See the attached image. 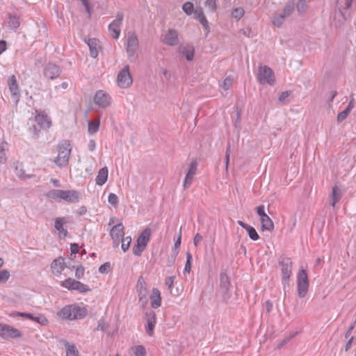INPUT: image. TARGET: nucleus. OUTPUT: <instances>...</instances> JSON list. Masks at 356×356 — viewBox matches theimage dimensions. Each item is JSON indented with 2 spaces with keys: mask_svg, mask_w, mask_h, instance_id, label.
Masks as SVG:
<instances>
[{
  "mask_svg": "<svg viewBox=\"0 0 356 356\" xmlns=\"http://www.w3.org/2000/svg\"><path fill=\"white\" fill-rule=\"evenodd\" d=\"M46 197L57 202L63 200L67 203H76L79 202L81 194L74 190L52 189L47 193Z\"/></svg>",
  "mask_w": 356,
  "mask_h": 356,
  "instance_id": "f257e3e1",
  "label": "nucleus"
},
{
  "mask_svg": "<svg viewBox=\"0 0 356 356\" xmlns=\"http://www.w3.org/2000/svg\"><path fill=\"white\" fill-rule=\"evenodd\" d=\"M57 314L62 319L72 321L85 317L87 310L76 305H70L61 309Z\"/></svg>",
  "mask_w": 356,
  "mask_h": 356,
  "instance_id": "f03ea898",
  "label": "nucleus"
},
{
  "mask_svg": "<svg viewBox=\"0 0 356 356\" xmlns=\"http://www.w3.org/2000/svg\"><path fill=\"white\" fill-rule=\"evenodd\" d=\"M72 147L68 140H63L58 145V156L54 159L56 165L60 168L67 166L71 154Z\"/></svg>",
  "mask_w": 356,
  "mask_h": 356,
  "instance_id": "7ed1b4c3",
  "label": "nucleus"
},
{
  "mask_svg": "<svg viewBox=\"0 0 356 356\" xmlns=\"http://www.w3.org/2000/svg\"><path fill=\"white\" fill-rule=\"evenodd\" d=\"M124 46L129 59L131 61H136L138 58L137 51L139 49L138 39L136 33L129 32L127 33Z\"/></svg>",
  "mask_w": 356,
  "mask_h": 356,
  "instance_id": "20e7f679",
  "label": "nucleus"
},
{
  "mask_svg": "<svg viewBox=\"0 0 356 356\" xmlns=\"http://www.w3.org/2000/svg\"><path fill=\"white\" fill-rule=\"evenodd\" d=\"M278 264L282 272V282L285 289L289 285V280L292 275V261L290 258L281 257Z\"/></svg>",
  "mask_w": 356,
  "mask_h": 356,
  "instance_id": "39448f33",
  "label": "nucleus"
},
{
  "mask_svg": "<svg viewBox=\"0 0 356 356\" xmlns=\"http://www.w3.org/2000/svg\"><path fill=\"white\" fill-rule=\"evenodd\" d=\"M151 229L146 228L140 234L136 241V244L134 245L133 252L136 256H140L142 252L145 250L149 239H150Z\"/></svg>",
  "mask_w": 356,
  "mask_h": 356,
  "instance_id": "423d86ee",
  "label": "nucleus"
},
{
  "mask_svg": "<svg viewBox=\"0 0 356 356\" xmlns=\"http://www.w3.org/2000/svg\"><path fill=\"white\" fill-rule=\"evenodd\" d=\"M309 289L308 275L305 270L301 269L297 275V291L300 298H304Z\"/></svg>",
  "mask_w": 356,
  "mask_h": 356,
  "instance_id": "0eeeda50",
  "label": "nucleus"
},
{
  "mask_svg": "<svg viewBox=\"0 0 356 356\" xmlns=\"http://www.w3.org/2000/svg\"><path fill=\"white\" fill-rule=\"evenodd\" d=\"M258 80L261 84L273 85L275 83L273 71L267 66H260L259 67Z\"/></svg>",
  "mask_w": 356,
  "mask_h": 356,
  "instance_id": "6e6552de",
  "label": "nucleus"
},
{
  "mask_svg": "<svg viewBox=\"0 0 356 356\" xmlns=\"http://www.w3.org/2000/svg\"><path fill=\"white\" fill-rule=\"evenodd\" d=\"M61 286L68 290H76L80 293H86L90 291L88 286L72 278H68L63 281Z\"/></svg>",
  "mask_w": 356,
  "mask_h": 356,
  "instance_id": "1a4fd4ad",
  "label": "nucleus"
},
{
  "mask_svg": "<svg viewBox=\"0 0 356 356\" xmlns=\"http://www.w3.org/2000/svg\"><path fill=\"white\" fill-rule=\"evenodd\" d=\"M124 18L122 12H118L116 18L109 24L108 31L114 39H118L120 35V26Z\"/></svg>",
  "mask_w": 356,
  "mask_h": 356,
  "instance_id": "9d476101",
  "label": "nucleus"
},
{
  "mask_svg": "<svg viewBox=\"0 0 356 356\" xmlns=\"http://www.w3.org/2000/svg\"><path fill=\"white\" fill-rule=\"evenodd\" d=\"M21 336V332L8 324L0 323V337L3 339L17 338Z\"/></svg>",
  "mask_w": 356,
  "mask_h": 356,
  "instance_id": "9b49d317",
  "label": "nucleus"
},
{
  "mask_svg": "<svg viewBox=\"0 0 356 356\" xmlns=\"http://www.w3.org/2000/svg\"><path fill=\"white\" fill-rule=\"evenodd\" d=\"M132 83V77L129 65H125L118 75V84L120 88H126Z\"/></svg>",
  "mask_w": 356,
  "mask_h": 356,
  "instance_id": "f8f14e48",
  "label": "nucleus"
},
{
  "mask_svg": "<svg viewBox=\"0 0 356 356\" xmlns=\"http://www.w3.org/2000/svg\"><path fill=\"white\" fill-rule=\"evenodd\" d=\"M68 217H57L54 219V227L60 238H65L67 235L65 225L69 222Z\"/></svg>",
  "mask_w": 356,
  "mask_h": 356,
  "instance_id": "ddd939ff",
  "label": "nucleus"
},
{
  "mask_svg": "<svg viewBox=\"0 0 356 356\" xmlns=\"http://www.w3.org/2000/svg\"><path fill=\"white\" fill-rule=\"evenodd\" d=\"M145 320L146 322L145 330L149 336L152 337L154 334V330L156 324V315L152 311H148L145 313Z\"/></svg>",
  "mask_w": 356,
  "mask_h": 356,
  "instance_id": "4468645a",
  "label": "nucleus"
},
{
  "mask_svg": "<svg viewBox=\"0 0 356 356\" xmlns=\"http://www.w3.org/2000/svg\"><path fill=\"white\" fill-rule=\"evenodd\" d=\"M94 102L102 108H106L111 103V97L105 91L98 90L94 97Z\"/></svg>",
  "mask_w": 356,
  "mask_h": 356,
  "instance_id": "2eb2a0df",
  "label": "nucleus"
},
{
  "mask_svg": "<svg viewBox=\"0 0 356 356\" xmlns=\"http://www.w3.org/2000/svg\"><path fill=\"white\" fill-rule=\"evenodd\" d=\"M124 229L122 223H118L111 228L110 231V236L113 240L115 245H118L120 241L123 238L124 234Z\"/></svg>",
  "mask_w": 356,
  "mask_h": 356,
  "instance_id": "dca6fc26",
  "label": "nucleus"
},
{
  "mask_svg": "<svg viewBox=\"0 0 356 356\" xmlns=\"http://www.w3.org/2000/svg\"><path fill=\"white\" fill-rule=\"evenodd\" d=\"M60 73V70L58 66L53 63H48L44 69V76L53 80L57 78Z\"/></svg>",
  "mask_w": 356,
  "mask_h": 356,
  "instance_id": "f3484780",
  "label": "nucleus"
},
{
  "mask_svg": "<svg viewBox=\"0 0 356 356\" xmlns=\"http://www.w3.org/2000/svg\"><path fill=\"white\" fill-rule=\"evenodd\" d=\"M86 43L88 44L90 49V55L93 58H96L99 54V49L100 48V42L97 38L85 39Z\"/></svg>",
  "mask_w": 356,
  "mask_h": 356,
  "instance_id": "a211bd4d",
  "label": "nucleus"
},
{
  "mask_svg": "<svg viewBox=\"0 0 356 356\" xmlns=\"http://www.w3.org/2000/svg\"><path fill=\"white\" fill-rule=\"evenodd\" d=\"M197 170V162L195 161H193L188 166V170L186 173V177L184 181L183 186L184 187L188 188L191 184L193 177L196 173Z\"/></svg>",
  "mask_w": 356,
  "mask_h": 356,
  "instance_id": "6ab92c4d",
  "label": "nucleus"
},
{
  "mask_svg": "<svg viewBox=\"0 0 356 356\" xmlns=\"http://www.w3.org/2000/svg\"><path fill=\"white\" fill-rule=\"evenodd\" d=\"M8 84L9 86V90L12 97L14 98L15 102H17L19 96V88L15 75H12L9 77Z\"/></svg>",
  "mask_w": 356,
  "mask_h": 356,
  "instance_id": "aec40b11",
  "label": "nucleus"
},
{
  "mask_svg": "<svg viewBox=\"0 0 356 356\" xmlns=\"http://www.w3.org/2000/svg\"><path fill=\"white\" fill-rule=\"evenodd\" d=\"M163 42L169 46H175L178 43V33L175 29H169L164 35Z\"/></svg>",
  "mask_w": 356,
  "mask_h": 356,
  "instance_id": "412c9836",
  "label": "nucleus"
},
{
  "mask_svg": "<svg viewBox=\"0 0 356 356\" xmlns=\"http://www.w3.org/2000/svg\"><path fill=\"white\" fill-rule=\"evenodd\" d=\"M51 268L53 273L56 275H60L65 268L64 259L62 257L55 259L51 264Z\"/></svg>",
  "mask_w": 356,
  "mask_h": 356,
  "instance_id": "4be33fe9",
  "label": "nucleus"
},
{
  "mask_svg": "<svg viewBox=\"0 0 356 356\" xmlns=\"http://www.w3.org/2000/svg\"><path fill=\"white\" fill-rule=\"evenodd\" d=\"M151 307L154 309H157L161 306V297L159 290L156 288H153L152 294L149 297Z\"/></svg>",
  "mask_w": 356,
  "mask_h": 356,
  "instance_id": "5701e85b",
  "label": "nucleus"
},
{
  "mask_svg": "<svg viewBox=\"0 0 356 356\" xmlns=\"http://www.w3.org/2000/svg\"><path fill=\"white\" fill-rule=\"evenodd\" d=\"M194 15L195 18L200 22L204 29L208 33L209 31V24L203 13L202 10L201 8L195 10Z\"/></svg>",
  "mask_w": 356,
  "mask_h": 356,
  "instance_id": "b1692460",
  "label": "nucleus"
},
{
  "mask_svg": "<svg viewBox=\"0 0 356 356\" xmlns=\"http://www.w3.org/2000/svg\"><path fill=\"white\" fill-rule=\"evenodd\" d=\"M36 122L43 129H47L51 127V122L50 118L44 113H39L35 116Z\"/></svg>",
  "mask_w": 356,
  "mask_h": 356,
  "instance_id": "393cba45",
  "label": "nucleus"
},
{
  "mask_svg": "<svg viewBox=\"0 0 356 356\" xmlns=\"http://www.w3.org/2000/svg\"><path fill=\"white\" fill-rule=\"evenodd\" d=\"M354 102H355V99L353 97H351L349 104H348V106L346 107V108L338 114V115H337V122H341L343 121L348 117L349 113L351 112V111L354 108Z\"/></svg>",
  "mask_w": 356,
  "mask_h": 356,
  "instance_id": "a878e982",
  "label": "nucleus"
},
{
  "mask_svg": "<svg viewBox=\"0 0 356 356\" xmlns=\"http://www.w3.org/2000/svg\"><path fill=\"white\" fill-rule=\"evenodd\" d=\"M108 171L106 167L101 168L96 177V184L99 186H102L106 183L108 179Z\"/></svg>",
  "mask_w": 356,
  "mask_h": 356,
  "instance_id": "bb28decb",
  "label": "nucleus"
},
{
  "mask_svg": "<svg viewBox=\"0 0 356 356\" xmlns=\"http://www.w3.org/2000/svg\"><path fill=\"white\" fill-rule=\"evenodd\" d=\"M62 343L65 347L66 356H79V350L74 344H70L67 341L63 339Z\"/></svg>",
  "mask_w": 356,
  "mask_h": 356,
  "instance_id": "cd10ccee",
  "label": "nucleus"
},
{
  "mask_svg": "<svg viewBox=\"0 0 356 356\" xmlns=\"http://www.w3.org/2000/svg\"><path fill=\"white\" fill-rule=\"evenodd\" d=\"M136 291L138 296L147 295V284L143 277H139L138 280Z\"/></svg>",
  "mask_w": 356,
  "mask_h": 356,
  "instance_id": "c85d7f7f",
  "label": "nucleus"
},
{
  "mask_svg": "<svg viewBox=\"0 0 356 356\" xmlns=\"http://www.w3.org/2000/svg\"><path fill=\"white\" fill-rule=\"evenodd\" d=\"M260 221L263 230L272 231L274 229V224L268 215L261 218Z\"/></svg>",
  "mask_w": 356,
  "mask_h": 356,
  "instance_id": "c756f323",
  "label": "nucleus"
},
{
  "mask_svg": "<svg viewBox=\"0 0 356 356\" xmlns=\"http://www.w3.org/2000/svg\"><path fill=\"white\" fill-rule=\"evenodd\" d=\"M330 197L332 200L331 205L332 207H334L335 204L340 200L341 197V191L340 188L336 186H334L332 188V191L330 195Z\"/></svg>",
  "mask_w": 356,
  "mask_h": 356,
  "instance_id": "7c9ffc66",
  "label": "nucleus"
},
{
  "mask_svg": "<svg viewBox=\"0 0 356 356\" xmlns=\"http://www.w3.org/2000/svg\"><path fill=\"white\" fill-rule=\"evenodd\" d=\"M8 26L12 29L17 30L20 26V21L19 17L11 14H8Z\"/></svg>",
  "mask_w": 356,
  "mask_h": 356,
  "instance_id": "2f4dec72",
  "label": "nucleus"
},
{
  "mask_svg": "<svg viewBox=\"0 0 356 356\" xmlns=\"http://www.w3.org/2000/svg\"><path fill=\"white\" fill-rule=\"evenodd\" d=\"M286 17L282 11L277 12L273 18V24L277 27H280Z\"/></svg>",
  "mask_w": 356,
  "mask_h": 356,
  "instance_id": "473e14b6",
  "label": "nucleus"
},
{
  "mask_svg": "<svg viewBox=\"0 0 356 356\" xmlns=\"http://www.w3.org/2000/svg\"><path fill=\"white\" fill-rule=\"evenodd\" d=\"M100 120L99 118L95 119L88 123V133L91 135L96 134L99 128Z\"/></svg>",
  "mask_w": 356,
  "mask_h": 356,
  "instance_id": "72a5a7b5",
  "label": "nucleus"
},
{
  "mask_svg": "<svg viewBox=\"0 0 356 356\" xmlns=\"http://www.w3.org/2000/svg\"><path fill=\"white\" fill-rule=\"evenodd\" d=\"M182 54L187 60L191 61L194 56V48L192 46H186L183 48Z\"/></svg>",
  "mask_w": 356,
  "mask_h": 356,
  "instance_id": "f704fd0d",
  "label": "nucleus"
},
{
  "mask_svg": "<svg viewBox=\"0 0 356 356\" xmlns=\"http://www.w3.org/2000/svg\"><path fill=\"white\" fill-rule=\"evenodd\" d=\"M227 286H230L228 276L226 273L221 272L220 275V287L226 288Z\"/></svg>",
  "mask_w": 356,
  "mask_h": 356,
  "instance_id": "c9c22d12",
  "label": "nucleus"
},
{
  "mask_svg": "<svg viewBox=\"0 0 356 356\" xmlns=\"http://www.w3.org/2000/svg\"><path fill=\"white\" fill-rule=\"evenodd\" d=\"M28 318H29L35 322H37L42 325H45L48 323L47 318L44 316L41 315V314L35 316L31 314V317H29Z\"/></svg>",
  "mask_w": 356,
  "mask_h": 356,
  "instance_id": "e433bc0d",
  "label": "nucleus"
},
{
  "mask_svg": "<svg viewBox=\"0 0 356 356\" xmlns=\"http://www.w3.org/2000/svg\"><path fill=\"white\" fill-rule=\"evenodd\" d=\"M204 5L211 12L216 11L217 8L216 0H204Z\"/></svg>",
  "mask_w": 356,
  "mask_h": 356,
  "instance_id": "4c0bfd02",
  "label": "nucleus"
},
{
  "mask_svg": "<svg viewBox=\"0 0 356 356\" xmlns=\"http://www.w3.org/2000/svg\"><path fill=\"white\" fill-rule=\"evenodd\" d=\"M294 2L293 1H290V2H288L285 6H284V8L283 10V13H284V15L286 16V17H289L290 16L292 13L293 12V10H294Z\"/></svg>",
  "mask_w": 356,
  "mask_h": 356,
  "instance_id": "58836bf2",
  "label": "nucleus"
},
{
  "mask_svg": "<svg viewBox=\"0 0 356 356\" xmlns=\"http://www.w3.org/2000/svg\"><path fill=\"white\" fill-rule=\"evenodd\" d=\"M246 231L249 235V237L252 240L257 241L259 239V234H257V231L255 230V229L253 227L250 225L249 227H248Z\"/></svg>",
  "mask_w": 356,
  "mask_h": 356,
  "instance_id": "ea45409f",
  "label": "nucleus"
},
{
  "mask_svg": "<svg viewBox=\"0 0 356 356\" xmlns=\"http://www.w3.org/2000/svg\"><path fill=\"white\" fill-rule=\"evenodd\" d=\"M122 245H121V248H122V250H123V252H126L129 246H130V244L131 243V236H127V237H123L122 238Z\"/></svg>",
  "mask_w": 356,
  "mask_h": 356,
  "instance_id": "a19ab883",
  "label": "nucleus"
},
{
  "mask_svg": "<svg viewBox=\"0 0 356 356\" xmlns=\"http://www.w3.org/2000/svg\"><path fill=\"white\" fill-rule=\"evenodd\" d=\"M220 293L222 295L223 300L225 301H227L231 297L229 286H227L226 288L220 287Z\"/></svg>",
  "mask_w": 356,
  "mask_h": 356,
  "instance_id": "79ce46f5",
  "label": "nucleus"
},
{
  "mask_svg": "<svg viewBox=\"0 0 356 356\" xmlns=\"http://www.w3.org/2000/svg\"><path fill=\"white\" fill-rule=\"evenodd\" d=\"M10 277V272L3 269L0 270V284L6 282Z\"/></svg>",
  "mask_w": 356,
  "mask_h": 356,
  "instance_id": "37998d69",
  "label": "nucleus"
},
{
  "mask_svg": "<svg viewBox=\"0 0 356 356\" xmlns=\"http://www.w3.org/2000/svg\"><path fill=\"white\" fill-rule=\"evenodd\" d=\"M297 10L299 13L302 14L304 13L307 8V4L305 0H300L297 3Z\"/></svg>",
  "mask_w": 356,
  "mask_h": 356,
  "instance_id": "c03bdc74",
  "label": "nucleus"
},
{
  "mask_svg": "<svg viewBox=\"0 0 356 356\" xmlns=\"http://www.w3.org/2000/svg\"><path fill=\"white\" fill-rule=\"evenodd\" d=\"M232 17L236 19H240L244 15V10L239 7L235 8L232 13Z\"/></svg>",
  "mask_w": 356,
  "mask_h": 356,
  "instance_id": "a18cd8bd",
  "label": "nucleus"
},
{
  "mask_svg": "<svg viewBox=\"0 0 356 356\" xmlns=\"http://www.w3.org/2000/svg\"><path fill=\"white\" fill-rule=\"evenodd\" d=\"M193 9H194L193 4L189 1L184 3L182 6V10L187 15L192 14Z\"/></svg>",
  "mask_w": 356,
  "mask_h": 356,
  "instance_id": "49530a36",
  "label": "nucleus"
},
{
  "mask_svg": "<svg viewBox=\"0 0 356 356\" xmlns=\"http://www.w3.org/2000/svg\"><path fill=\"white\" fill-rule=\"evenodd\" d=\"M134 353L136 356H146V350L143 346H135L134 348Z\"/></svg>",
  "mask_w": 356,
  "mask_h": 356,
  "instance_id": "de8ad7c7",
  "label": "nucleus"
},
{
  "mask_svg": "<svg viewBox=\"0 0 356 356\" xmlns=\"http://www.w3.org/2000/svg\"><path fill=\"white\" fill-rule=\"evenodd\" d=\"M191 261H192V255L188 252L186 253V262L184 267V272L189 273L191 269Z\"/></svg>",
  "mask_w": 356,
  "mask_h": 356,
  "instance_id": "09e8293b",
  "label": "nucleus"
},
{
  "mask_svg": "<svg viewBox=\"0 0 356 356\" xmlns=\"http://www.w3.org/2000/svg\"><path fill=\"white\" fill-rule=\"evenodd\" d=\"M6 154L5 145L1 143L0 144V163H5L6 161Z\"/></svg>",
  "mask_w": 356,
  "mask_h": 356,
  "instance_id": "8fccbe9b",
  "label": "nucleus"
},
{
  "mask_svg": "<svg viewBox=\"0 0 356 356\" xmlns=\"http://www.w3.org/2000/svg\"><path fill=\"white\" fill-rule=\"evenodd\" d=\"M108 202L113 207H117L118 204V197L114 193H110L108 198Z\"/></svg>",
  "mask_w": 356,
  "mask_h": 356,
  "instance_id": "3c124183",
  "label": "nucleus"
},
{
  "mask_svg": "<svg viewBox=\"0 0 356 356\" xmlns=\"http://www.w3.org/2000/svg\"><path fill=\"white\" fill-rule=\"evenodd\" d=\"M232 82L233 79L231 77L228 76L224 79L222 83L221 84V87L224 90H227L231 87V86L232 85Z\"/></svg>",
  "mask_w": 356,
  "mask_h": 356,
  "instance_id": "603ef678",
  "label": "nucleus"
},
{
  "mask_svg": "<svg viewBox=\"0 0 356 356\" xmlns=\"http://www.w3.org/2000/svg\"><path fill=\"white\" fill-rule=\"evenodd\" d=\"M84 275V268L82 266H79L76 268L75 276L78 279H81Z\"/></svg>",
  "mask_w": 356,
  "mask_h": 356,
  "instance_id": "864d4df0",
  "label": "nucleus"
},
{
  "mask_svg": "<svg viewBox=\"0 0 356 356\" xmlns=\"http://www.w3.org/2000/svg\"><path fill=\"white\" fill-rule=\"evenodd\" d=\"M175 279V276H170V277H167L165 280V285L168 286V289L170 291L172 290Z\"/></svg>",
  "mask_w": 356,
  "mask_h": 356,
  "instance_id": "5fc2aeb1",
  "label": "nucleus"
},
{
  "mask_svg": "<svg viewBox=\"0 0 356 356\" xmlns=\"http://www.w3.org/2000/svg\"><path fill=\"white\" fill-rule=\"evenodd\" d=\"M111 268V264L109 262H106L103 265L100 266L99 268V272L100 273H106Z\"/></svg>",
  "mask_w": 356,
  "mask_h": 356,
  "instance_id": "6e6d98bb",
  "label": "nucleus"
},
{
  "mask_svg": "<svg viewBox=\"0 0 356 356\" xmlns=\"http://www.w3.org/2000/svg\"><path fill=\"white\" fill-rule=\"evenodd\" d=\"M264 209V205H260L256 208L257 213L259 216L260 218L267 215L265 213Z\"/></svg>",
  "mask_w": 356,
  "mask_h": 356,
  "instance_id": "4d7b16f0",
  "label": "nucleus"
},
{
  "mask_svg": "<svg viewBox=\"0 0 356 356\" xmlns=\"http://www.w3.org/2000/svg\"><path fill=\"white\" fill-rule=\"evenodd\" d=\"M229 156H230V145L229 144L227 149H226V154H225V165L226 169L228 168V165L229 162Z\"/></svg>",
  "mask_w": 356,
  "mask_h": 356,
  "instance_id": "13d9d810",
  "label": "nucleus"
},
{
  "mask_svg": "<svg viewBox=\"0 0 356 356\" xmlns=\"http://www.w3.org/2000/svg\"><path fill=\"white\" fill-rule=\"evenodd\" d=\"M138 302L142 307H145L147 303V296H138Z\"/></svg>",
  "mask_w": 356,
  "mask_h": 356,
  "instance_id": "bf43d9fd",
  "label": "nucleus"
},
{
  "mask_svg": "<svg viewBox=\"0 0 356 356\" xmlns=\"http://www.w3.org/2000/svg\"><path fill=\"white\" fill-rule=\"evenodd\" d=\"M181 229H180L179 232L178 237H177V238L175 241V244H174V248L175 250L179 248V247L181 245Z\"/></svg>",
  "mask_w": 356,
  "mask_h": 356,
  "instance_id": "052dcab7",
  "label": "nucleus"
},
{
  "mask_svg": "<svg viewBox=\"0 0 356 356\" xmlns=\"http://www.w3.org/2000/svg\"><path fill=\"white\" fill-rule=\"evenodd\" d=\"M290 95V92L289 91H284L281 93L280 95L278 100L279 102H284L285 99H286Z\"/></svg>",
  "mask_w": 356,
  "mask_h": 356,
  "instance_id": "680f3d73",
  "label": "nucleus"
},
{
  "mask_svg": "<svg viewBox=\"0 0 356 356\" xmlns=\"http://www.w3.org/2000/svg\"><path fill=\"white\" fill-rule=\"evenodd\" d=\"M96 147V143L94 140L91 139L89 140L88 148L89 151L93 152L95 149Z\"/></svg>",
  "mask_w": 356,
  "mask_h": 356,
  "instance_id": "e2e57ef3",
  "label": "nucleus"
},
{
  "mask_svg": "<svg viewBox=\"0 0 356 356\" xmlns=\"http://www.w3.org/2000/svg\"><path fill=\"white\" fill-rule=\"evenodd\" d=\"M70 250L72 254H77L79 250V245L76 243H72L70 245Z\"/></svg>",
  "mask_w": 356,
  "mask_h": 356,
  "instance_id": "0e129e2a",
  "label": "nucleus"
},
{
  "mask_svg": "<svg viewBox=\"0 0 356 356\" xmlns=\"http://www.w3.org/2000/svg\"><path fill=\"white\" fill-rule=\"evenodd\" d=\"M97 330H102L105 331L106 330V325L103 320H99L98 321L97 329Z\"/></svg>",
  "mask_w": 356,
  "mask_h": 356,
  "instance_id": "69168bd1",
  "label": "nucleus"
},
{
  "mask_svg": "<svg viewBox=\"0 0 356 356\" xmlns=\"http://www.w3.org/2000/svg\"><path fill=\"white\" fill-rule=\"evenodd\" d=\"M202 239V236L200 234H196L195 237H194V239H193L194 245L195 246H197Z\"/></svg>",
  "mask_w": 356,
  "mask_h": 356,
  "instance_id": "338daca9",
  "label": "nucleus"
},
{
  "mask_svg": "<svg viewBox=\"0 0 356 356\" xmlns=\"http://www.w3.org/2000/svg\"><path fill=\"white\" fill-rule=\"evenodd\" d=\"M178 254V251L175 252L174 253V255L172 256V257L170 259H168V266H171L174 262H175V258H176V256Z\"/></svg>",
  "mask_w": 356,
  "mask_h": 356,
  "instance_id": "774afa93",
  "label": "nucleus"
}]
</instances>
